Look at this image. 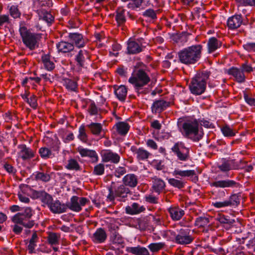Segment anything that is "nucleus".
Returning a JSON list of instances; mask_svg holds the SVG:
<instances>
[{
	"label": "nucleus",
	"mask_w": 255,
	"mask_h": 255,
	"mask_svg": "<svg viewBox=\"0 0 255 255\" xmlns=\"http://www.w3.org/2000/svg\"><path fill=\"white\" fill-rule=\"evenodd\" d=\"M126 251L134 255H150L147 249L140 246L127 247Z\"/></svg>",
	"instance_id": "obj_29"
},
{
	"label": "nucleus",
	"mask_w": 255,
	"mask_h": 255,
	"mask_svg": "<svg viewBox=\"0 0 255 255\" xmlns=\"http://www.w3.org/2000/svg\"><path fill=\"white\" fill-rule=\"evenodd\" d=\"M9 12L10 15L14 18H19L21 15L20 12L18 10L17 7L15 5H12L10 7Z\"/></svg>",
	"instance_id": "obj_57"
},
{
	"label": "nucleus",
	"mask_w": 255,
	"mask_h": 255,
	"mask_svg": "<svg viewBox=\"0 0 255 255\" xmlns=\"http://www.w3.org/2000/svg\"><path fill=\"white\" fill-rule=\"evenodd\" d=\"M65 168L70 170L80 171L81 167L77 160L74 158H70L67 160Z\"/></svg>",
	"instance_id": "obj_42"
},
{
	"label": "nucleus",
	"mask_w": 255,
	"mask_h": 255,
	"mask_svg": "<svg viewBox=\"0 0 255 255\" xmlns=\"http://www.w3.org/2000/svg\"><path fill=\"white\" fill-rule=\"evenodd\" d=\"M243 18L241 15H235L230 17L227 21V25L231 29H235L242 25Z\"/></svg>",
	"instance_id": "obj_24"
},
{
	"label": "nucleus",
	"mask_w": 255,
	"mask_h": 255,
	"mask_svg": "<svg viewBox=\"0 0 255 255\" xmlns=\"http://www.w3.org/2000/svg\"><path fill=\"white\" fill-rule=\"evenodd\" d=\"M79 197L77 196H73L70 199V202L67 203L66 205L67 206V209L69 208L72 211L79 212L82 210L79 203Z\"/></svg>",
	"instance_id": "obj_31"
},
{
	"label": "nucleus",
	"mask_w": 255,
	"mask_h": 255,
	"mask_svg": "<svg viewBox=\"0 0 255 255\" xmlns=\"http://www.w3.org/2000/svg\"><path fill=\"white\" fill-rule=\"evenodd\" d=\"M18 148L19 149L18 155L23 160H29L35 157V151L27 147L25 144L18 145Z\"/></svg>",
	"instance_id": "obj_13"
},
{
	"label": "nucleus",
	"mask_w": 255,
	"mask_h": 255,
	"mask_svg": "<svg viewBox=\"0 0 255 255\" xmlns=\"http://www.w3.org/2000/svg\"><path fill=\"white\" fill-rule=\"evenodd\" d=\"M221 131L224 136L232 137L236 135V131L231 128L229 126L226 125L221 128Z\"/></svg>",
	"instance_id": "obj_48"
},
{
	"label": "nucleus",
	"mask_w": 255,
	"mask_h": 255,
	"mask_svg": "<svg viewBox=\"0 0 255 255\" xmlns=\"http://www.w3.org/2000/svg\"><path fill=\"white\" fill-rule=\"evenodd\" d=\"M171 150L181 161H186L189 157V148L186 147L182 142L175 143Z\"/></svg>",
	"instance_id": "obj_11"
},
{
	"label": "nucleus",
	"mask_w": 255,
	"mask_h": 255,
	"mask_svg": "<svg viewBox=\"0 0 255 255\" xmlns=\"http://www.w3.org/2000/svg\"><path fill=\"white\" fill-rule=\"evenodd\" d=\"M105 165L103 163H99L94 167L93 174L97 176L103 175L105 173Z\"/></svg>",
	"instance_id": "obj_50"
},
{
	"label": "nucleus",
	"mask_w": 255,
	"mask_h": 255,
	"mask_svg": "<svg viewBox=\"0 0 255 255\" xmlns=\"http://www.w3.org/2000/svg\"><path fill=\"white\" fill-rule=\"evenodd\" d=\"M41 61L47 70L51 71L55 68V64L51 60L50 56L49 54L42 55Z\"/></svg>",
	"instance_id": "obj_38"
},
{
	"label": "nucleus",
	"mask_w": 255,
	"mask_h": 255,
	"mask_svg": "<svg viewBox=\"0 0 255 255\" xmlns=\"http://www.w3.org/2000/svg\"><path fill=\"white\" fill-rule=\"evenodd\" d=\"M32 210L29 207L25 209L23 213H18L15 215L12 218V222H14V218L17 217L19 218H24V219H30L32 216Z\"/></svg>",
	"instance_id": "obj_44"
},
{
	"label": "nucleus",
	"mask_w": 255,
	"mask_h": 255,
	"mask_svg": "<svg viewBox=\"0 0 255 255\" xmlns=\"http://www.w3.org/2000/svg\"><path fill=\"white\" fill-rule=\"evenodd\" d=\"M161 12L160 9L154 10L153 9L148 8L143 12L142 15L146 18L147 21L154 22L157 18V14Z\"/></svg>",
	"instance_id": "obj_30"
},
{
	"label": "nucleus",
	"mask_w": 255,
	"mask_h": 255,
	"mask_svg": "<svg viewBox=\"0 0 255 255\" xmlns=\"http://www.w3.org/2000/svg\"><path fill=\"white\" fill-rule=\"evenodd\" d=\"M37 100V97L34 95H32L29 98L28 101H27L26 103H27L32 108L36 109L38 107Z\"/></svg>",
	"instance_id": "obj_58"
},
{
	"label": "nucleus",
	"mask_w": 255,
	"mask_h": 255,
	"mask_svg": "<svg viewBox=\"0 0 255 255\" xmlns=\"http://www.w3.org/2000/svg\"><path fill=\"white\" fill-rule=\"evenodd\" d=\"M168 212L174 221L180 220L185 214L184 211L179 207H171L168 209Z\"/></svg>",
	"instance_id": "obj_27"
},
{
	"label": "nucleus",
	"mask_w": 255,
	"mask_h": 255,
	"mask_svg": "<svg viewBox=\"0 0 255 255\" xmlns=\"http://www.w3.org/2000/svg\"><path fill=\"white\" fill-rule=\"evenodd\" d=\"M168 181L171 185L178 189L183 188L185 185L183 181L174 178H170L168 180Z\"/></svg>",
	"instance_id": "obj_53"
},
{
	"label": "nucleus",
	"mask_w": 255,
	"mask_h": 255,
	"mask_svg": "<svg viewBox=\"0 0 255 255\" xmlns=\"http://www.w3.org/2000/svg\"><path fill=\"white\" fill-rule=\"evenodd\" d=\"M123 184H120L118 182H112L108 187L109 194L107 196V201L114 202L116 198L120 202H125V198L128 194H131L130 189L127 187L134 188L138 184V178L134 174H128L123 178Z\"/></svg>",
	"instance_id": "obj_1"
},
{
	"label": "nucleus",
	"mask_w": 255,
	"mask_h": 255,
	"mask_svg": "<svg viewBox=\"0 0 255 255\" xmlns=\"http://www.w3.org/2000/svg\"><path fill=\"white\" fill-rule=\"evenodd\" d=\"M239 185V183L229 179L216 181L211 183V186L222 188L238 187Z\"/></svg>",
	"instance_id": "obj_15"
},
{
	"label": "nucleus",
	"mask_w": 255,
	"mask_h": 255,
	"mask_svg": "<svg viewBox=\"0 0 255 255\" xmlns=\"http://www.w3.org/2000/svg\"><path fill=\"white\" fill-rule=\"evenodd\" d=\"M165 246V244L164 243H157L150 244L148 246V248L152 252L155 253L164 248Z\"/></svg>",
	"instance_id": "obj_52"
},
{
	"label": "nucleus",
	"mask_w": 255,
	"mask_h": 255,
	"mask_svg": "<svg viewBox=\"0 0 255 255\" xmlns=\"http://www.w3.org/2000/svg\"><path fill=\"white\" fill-rule=\"evenodd\" d=\"M195 230L189 228H182L179 230L178 234L175 236L174 242L178 245L186 246L191 244L195 238Z\"/></svg>",
	"instance_id": "obj_7"
},
{
	"label": "nucleus",
	"mask_w": 255,
	"mask_h": 255,
	"mask_svg": "<svg viewBox=\"0 0 255 255\" xmlns=\"http://www.w3.org/2000/svg\"><path fill=\"white\" fill-rule=\"evenodd\" d=\"M235 159L225 160L218 167L222 172H228L235 168Z\"/></svg>",
	"instance_id": "obj_34"
},
{
	"label": "nucleus",
	"mask_w": 255,
	"mask_h": 255,
	"mask_svg": "<svg viewBox=\"0 0 255 255\" xmlns=\"http://www.w3.org/2000/svg\"><path fill=\"white\" fill-rule=\"evenodd\" d=\"M41 201L43 203L46 204L49 207L53 202V199L51 195L45 192Z\"/></svg>",
	"instance_id": "obj_56"
},
{
	"label": "nucleus",
	"mask_w": 255,
	"mask_h": 255,
	"mask_svg": "<svg viewBox=\"0 0 255 255\" xmlns=\"http://www.w3.org/2000/svg\"><path fill=\"white\" fill-rule=\"evenodd\" d=\"M113 242L114 244L122 245L124 244V241L122 237L116 231L113 233Z\"/></svg>",
	"instance_id": "obj_59"
},
{
	"label": "nucleus",
	"mask_w": 255,
	"mask_h": 255,
	"mask_svg": "<svg viewBox=\"0 0 255 255\" xmlns=\"http://www.w3.org/2000/svg\"><path fill=\"white\" fill-rule=\"evenodd\" d=\"M102 160L103 162H111L117 164L119 162L121 157L117 153L111 150H103L101 152Z\"/></svg>",
	"instance_id": "obj_12"
},
{
	"label": "nucleus",
	"mask_w": 255,
	"mask_h": 255,
	"mask_svg": "<svg viewBox=\"0 0 255 255\" xmlns=\"http://www.w3.org/2000/svg\"><path fill=\"white\" fill-rule=\"evenodd\" d=\"M116 130L118 134L125 136L128 132L130 126L127 123L124 122H119L116 125Z\"/></svg>",
	"instance_id": "obj_33"
},
{
	"label": "nucleus",
	"mask_w": 255,
	"mask_h": 255,
	"mask_svg": "<svg viewBox=\"0 0 255 255\" xmlns=\"http://www.w3.org/2000/svg\"><path fill=\"white\" fill-rule=\"evenodd\" d=\"M128 53L129 54L138 53L142 51L141 47L134 41H129L128 43Z\"/></svg>",
	"instance_id": "obj_36"
},
{
	"label": "nucleus",
	"mask_w": 255,
	"mask_h": 255,
	"mask_svg": "<svg viewBox=\"0 0 255 255\" xmlns=\"http://www.w3.org/2000/svg\"><path fill=\"white\" fill-rule=\"evenodd\" d=\"M67 37L74 47L78 49L84 47L89 42L88 39L83 34L77 32H69Z\"/></svg>",
	"instance_id": "obj_10"
},
{
	"label": "nucleus",
	"mask_w": 255,
	"mask_h": 255,
	"mask_svg": "<svg viewBox=\"0 0 255 255\" xmlns=\"http://www.w3.org/2000/svg\"><path fill=\"white\" fill-rule=\"evenodd\" d=\"M87 127L89 129L91 132L95 135H99L102 130V126L100 123H91L87 125Z\"/></svg>",
	"instance_id": "obj_40"
},
{
	"label": "nucleus",
	"mask_w": 255,
	"mask_h": 255,
	"mask_svg": "<svg viewBox=\"0 0 255 255\" xmlns=\"http://www.w3.org/2000/svg\"><path fill=\"white\" fill-rule=\"evenodd\" d=\"M15 224H18L22 225L25 228H31L34 225L33 220L30 219H24V218L16 217L13 222Z\"/></svg>",
	"instance_id": "obj_41"
},
{
	"label": "nucleus",
	"mask_w": 255,
	"mask_h": 255,
	"mask_svg": "<svg viewBox=\"0 0 255 255\" xmlns=\"http://www.w3.org/2000/svg\"><path fill=\"white\" fill-rule=\"evenodd\" d=\"M79 134L78 136L79 139L84 143L88 141V135L86 132V128L84 125H81L79 129Z\"/></svg>",
	"instance_id": "obj_49"
},
{
	"label": "nucleus",
	"mask_w": 255,
	"mask_h": 255,
	"mask_svg": "<svg viewBox=\"0 0 255 255\" xmlns=\"http://www.w3.org/2000/svg\"><path fill=\"white\" fill-rule=\"evenodd\" d=\"M51 5L52 2L49 0H37L34 2L37 13H39L40 11L43 12L50 11V7Z\"/></svg>",
	"instance_id": "obj_19"
},
{
	"label": "nucleus",
	"mask_w": 255,
	"mask_h": 255,
	"mask_svg": "<svg viewBox=\"0 0 255 255\" xmlns=\"http://www.w3.org/2000/svg\"><path fill=\"white\" fill-rule=\"evenodd\" d=\"M88 112L91 115H97L98 113V109L96 106L95 103L93 102L89 105L88 108Z\"/></svg>",
	"instance_id": "obj_63"
},
{
	"label": "nucleus",
	"mask_w": 255,
	"mask_h": 255,
	"mask_svg": "<svg viewBox=\"0 0 255 255\" xmlns=\"http://www.w3.org/2000/svg\"><path fill=\"white\" fill-rule=\"evenodd\" d=\"M170 106V102L163 100L155 101L152 105V113H160Z\"/></svg>",
	"instance_id": "obj_20"
},
{
	"label": "nucleus",
	"mask_w": 255,
	"mask_h": 255,
	"mask_svg": "<svg viewBox=\"0 0 255 255\" xmlns=\"http://www.w3.org/2000/svg\"><path fill=\"white\" fill-rule=\"evenodd\" d=\"M138 228L140 231H145L146 230L148 227V224L147 220L143 219H140L138 221Z\"/></svg>",
	"instance_id": "obj_60"
},
{
	"label": "nucleus",
	"mask_w": 255,
	"mask_h": 255,
	"mask_svg": "<svg viewBox=\"0 0 255 255\" xmlns=\"http://www.w3.org/2000/svg\"><path fill=\"white\" fill-rule=\"evenodd\" d=\"M122 1L127 2L129 1L130 2L128 4L127 7L129 9H131L132 10H136V9L139 8L142 3L144 1V0H121Z\"/></svg>",
	"instance_id": "obj_45"
},
{
	"label": "nucleus",
	"mask_w": 255,
	"mask_h": 255,
	"mask_svg": "<svg viewBox=\"0 0 255 255\" xmlns=\"http://www.w3.org/2000/svg\"><path fill=\"white\" fill-rule=\"evenodd\" d=\"M10 22V19L8 15H0V27L4 24H9Z\"/></svg>",
	"instance_id": "obj_62"
},
{
	"label": "nucleus",
	"mask_w": 255,
	"mask_h": 255,
	"mask_svg": "<svg viewBox=\"0 0 255 255\" xmlns=\"http://www.w3.org/2000/svg\"><path fill=\"white\" fill-rule=\"evenodd\" d=\"M77 151L80 153L81 157H89L91 158L92 163H96L99 160V157L96 152L94 150L87 148H84L79 147Z\"/></svg>",
	"instance_id": "obj_16"
},
{
	"label": "nucleus",
	"mask_w": 255,
	"mask_h": 255,
	"mask_svg": "<svg viewBox=\"0 0 255 255\" xmlns=\"http://www.w3.org/2000/svg\"><path fill=\"white\" fill-rule=\"evenodd\" d=\"M115 94L117 98L121 102H125L128 93V88L125 85H114Z\"/></svg>",
	"instance_id": "obj_26"
},
{
	"label": "nucleus",
	"mask_w": 255,
	"mask_h": 255,
	"mask_svg": "<svg viewBox=\"0 0 255 255\" xmlns=\"http://www.w3.org/2000/svg\"><path fill=\"white\" fill-rule=\"evenodd\" d=\"M39 238L37 232L34 231L29 240V245L27 246V250L29 254H32L35 253V248L36 246V243L38 242Z\"/></svg>",
	"instance_id": "obj_35"
},
{
	"label": "nucleus",
	"mask_w": 255,
	"mask_h": 255,
	"mask_svg": "<svg viewBox=\"0 0 255 255\" xmlns=\"http://www.w3.org/2000/svg\"><path fill=\"white\" fill-rule=\"evenodd\" d=\"M145 211L143 206H140L137 203H133L130 206H128L125 208L126 213L128 215H134L139 214Z\"/></svg>",
	"instance_id": "obj_22"
},
{
	"label": "nucleus",
	"mask_w": 255,
	"mask_h": 255,
	"mask_svg": "<svg viewBox=\"0 0 255 255\" xmlns=\"http://www.w3.org/2000/svg\"><path fill=\"white\" fill-rule=\"evenodd\" d=\"M175 176H180L181 177H190L196 175V172L194 170L181 171L179 169H175L173 172Z\"/></svg>",
	"instance_id": "obj_47"
},
{
	"label": "nucleus",
	"mask_w": 255,
	"mask_h": 255,
	"mask_svg": "<svg viewBox=\"0 0 255 255\" xmlns=\"http://www.w3.org/2000/svg\"><path fill=\"white\" fill-rule=\"evenodd\" d=\"M158 197L152 193L147 194L144 197V200L147 203L152 204H157L159 203Z\"/></svg>",
	"instance_id": "obj_54"
},
{
	"label": "nucleus",
	"mask_w": 255,
	"mask_h": 255,
	"mask_svg": "<svg viewBox=\"0 0 255 255\" xmlns=\"http://www.w3.org/2000/svg\"><path fill=\"white\" fill-rule=\"evenodd\" d=\"M210 75L211 72L207 70H202L197 73L189 85L191 92L196 95L203 94L206 90L207 81Z\"/></svg>",
	"instance_id": "obj_4"
},
{
	"label": "nucleus",
	"mask_w": 255,
	"mask_h": 255,
	"mask_svg": "<svg viewBox=\"0 0 255 255\" xmlns=\"http://www.w3.org/2000/svg\"><path fill=\"white\" fill-rule=\"evenodd\" d=\"M131 151L136 154V158L138 161L147 160L151 154L143 147L137 148L135 146H132Z\"/></svg>",
	"instance_id": "obj_14"
},
{
	"label": "nucleus",
	"mask_w": 255,
	"mask_h": 255,
	"mask_svg": "<svg viewBox=\"0 0 255 255\" xmlns=\"http://www.w3.org/2000/svg\"><path fill=\"white\" fill-rule=\"evenodd\" d=\"M59 53H68L75 51V47L71 42L61 41L56 44Z\"/></svg>",
	"instance_id": "obj_21"
},
{
	"label": "nucleus",
	"mask_w": 255,
	"mask_h": 255,
	"mask_svg": "<svg viewBox=\"0 0 255 255\" xmlns=\"http://www.w3.org/2000/svg\"><path fill=\"white\" fill-rule=\"evenodd\" d=\"M34 178L37 181L48 182L51 180L50 175L46 172L37 171L35 172Z\"/></svg>",
	"instance_id": "obj_43"
},
{
	"label": "nucleus",
	"mask_w": 255,
	"mask_h": 255,
	"mask_svg": "<svg viewBox=\"0 0 255 255\" xmlns=\"http://www.w3.org/2000/svg\"><path fill=\"white\" fill-rule=\"evenodd\" d=\"M230 206H237L240 203V199L237 194L232 195L228 200Z\"/></svg>",
	"instance_id": "obj_55"
},
{
	"label": "nucleus",
	"mask_w": 255,
	"mask_h": 255,
	"mask_svg": "<svg viewBox=\"0 0 255 255\" xmlns=\"http://www.w3.org/2000/svg\"><path fill=\"white\" fill-rule=\"evenodd\" d=\"M209 219L205 217H198L196 221L195 225L199 227H204L209 223Z\"/></svg>",
	"instance_id": "obj_51"
},
{
	"label": "nucleus",
	"mask_w": 255,
	"mask_h": 255,
	"mask_svg": "<svg viewBox=\"0 0 255 255\" xmlns=\"http://www.w3.org/2000/svg\"><path fill=\"white\" fill-rule=\"evenodd\" d=\"M244 97L246 102L250 105L255 106V99L248 96L246 92H244Z\"/></svg>",
	"instance_id": "obj_64"
},
{
	"label": "nucleus",
	"mask_w": 255,
	"mask_h": 255,
	"mask_svg": "<svg viewBox=\"0 0 255 255\" xmlns=\"http://www.w3.org/2000/svg\"><path fill=\"white\" fill-rule=\"evenodd\" d=\"M74 51L76 52L74 61L76 66L79 68H85L90 61L89 52L86 49L82 48Z\"/></svg>",
	"instance_id": "obj_9"
},
{
	"label": "nucleus",
	"mask_w": 255,
	"mask_h": 255,
	"mask_svg": "<svg viewBox=\"0 0 255 255\" xmlns=\"http://www.w3.org/2000/svg\"><path fill=\"white\" fill-rule=\"evenodd\" d=\"M47 241L51 246L57 245L59 244L61 235L59 233L49 232L47 233Z\"/></svg>",
	"instance_id": "obj_37"
},
{
	"label": "nucleus",
	"mask_w": 255,
	"mask_h": 255,
	"mask_svg": "<svg viewBox=\"0 0 255 255\" xmlns=\"http://www.w3.org/2000/svg\"><path fill=\"white\" fill-rule=\"evenodd\" d=\"M66 206H67L66 204H61L59 200H57L53 201L48 208L50 211L54 214H61L66 211Z\"/></svg>",
	"instance_id": "obj_23"
},
{
	"label": "nucleus",
	"mask_w": 255,
	"mask_h": 255,
	"mask_svg": "<svg viewBox=\"0 0 255 255\" xmlns=\"http://www.w3.org/2000/svg\"><path fill=\"white\" fill-rule=\"evenodd\" d=\"M125 9L122 7H118L116 11L115 19L117 25L122 28L125 26L127 20L125 15Z\"/></svg>",
	"instance_id": "obj_25"
},
{
	"label": "nucleus",
	"mask_w": 255,
	"mask_h": 255,
	"mask_svg": "<svg viewBox=\"0 0 255 255\" xmlns=\"http://www.w3.org/2000/svg\"><path fill=\"white\" fill-rule=\"evenodd\" d=\"M150 81V78L143 69H139L135 71L134 75L128 79V82L132 84L135 89L139 93V90L142 89Z\"/></svg>",
	"instance_id": "obj_6"
},
{
	"label": "nucleus",
	"mask_w": 255,
	"mask_h": 255,
	"mask_svg": "<svg viewBox=\"0 0 255 255\" xmlns=\"http://www.w3.org/2000/svg\"><path fill=\"white\" fill-rule=\"evenodd\" d=\"M227 73L233 76L238 83H243L245 81L246 76L241 68L233 67L228 70Z\"/></svg>",
	"instance_id": "obj_18"
},
{
	"label": "nucleus",
	"mask_w": 255,
	"mask_h": 255,
	"mask_svg": "<svg viewBox=\"0 0 255 255\" xmlns=\"http://www.w3.org/2000/svg\"><path fill=\"white\" fill-rule=\"evenodd\" d=\"M37 14L39 17V19L45 21L49 25H51L54 21V17L52 15L50 11L43 12L40 11V13Z\"/></svg>",
	"instance_id": "obj_39"
},
{
	"label": "nucleus",
	"mask_w": 255,
	"mask_h": 255,
	"mask_svg": "<svg viewBox=\"0 0 255 255\" xmlns=\"http://www.w3.org/2000/svg\"><path fill=\"white\" fill-rule=\"evenodd\" d=\"M203 46L193 45L183 49L178 52L179 60L182 64L190 65L196 63L201 58Z\"/></svg>",
	"instance_id": "obj_2"
},
{
	"label": "nucleus",
	"mask_w": 255,
	"mask_h": 255,
	"mask_svg": "<svg viewBox=\"0 0 255 255\" xmlns=\"http://www.w3.org/2000/svg\"><path fill=\"white\" fill-rule=\"evenodd\" d=\"M19 32L22 41L26 47L30 50H34L39 48L40 42L42 38L41 34L31 32L25 26L24 22L20 23Z\"/></svg>",
	"instance_id": "obj_3"
},
{
	"label": "nucleus",
	"mask_w": 255,
	"mask_h": 255,
	"mask_svg": "<svg viewBox=\"0 0 255 255\" xmlns=\"http://www.w3.org/2000/svg\"><path fill=\"white\" fill-rule=\"evenodd\" d=\"M153 184L152 188L158 195L165 189V183L162 179L156 177V176L152 178Z\"/></svg>",
	"instance_id": "obj_32"
},
{
	"label": "nucleus",
	"mask_w": 255,
	"mask_h": 255,
	"mask_svg": "<svg viewBox=\"0 0 255 255\" xmlns=\"http://www.w3.org/2000/svg\"><path fill=\"white\" fill-rule=\"evenodd\" d=\"M244 48L248 52H255V42H249L243 45Z\"/></svg>",
	"instance_id": "obj_61"
},
{
	"label": "nucleus",
	"mask_w": 255,
	"mask_h": 255,
	"mask_svg": "<svg viewBox=\"0 0 255 255\" xmlns=\"http://www.w3.org/2000/svg\"><path fill=\"white\" fill-rule=\"evenodd\" d=\"M64 85L67 89L71 91H76L77 90V83L70 79H65L64 80Z\"/></svg>",
	"instance_id": "obj_46"
},
{
	"label": "nucleus",
	"mask_w": 255,
	"mask_h": 255,
	"mask_svg": "<svg viewBox=\"0 0 255 255\" xmlns=\"http://www.w3.org/2000/svg\"><path fill=\"white\" fill-rule=\"evenodd\" d=\"M222 42L215 37L210 38L208 41L207 47L209 53L215 52L222 46Z\"/></svg>",
	"instance_id": "obj_28"
},
{
	"label": "nucleus",
	"mask_w": 255,
	"mask_h": 255,
	"mask_svg": "<svg viewBox=\"0 0 255 255\" xmlns=\"http://www.w3.org/2000/svg\"><path fill=\"white\" fill-rule=\"evenodd\" d=\"M91 238L94 243L102 244L104 243L107 240V234L103 228H100L97 229Z\"/></svg>",
	"instance_id": "obj_17"
},
{
	"label": "nucleus",
	"mask_w": 255,
	"mask_h": 255,
	"mask_svg": "<svg viewBox=\"0 0 255 255\" xmlns=\"http://www.w3.org/2000/svg\"><path fill=\"white\" fill-rule=\"evenodd\" d=\"M60 143L57 141H52L49 147H42L39 149V154L43 159L52 158L58 154Z\"/></svg>",
	"instance_id": "obj_8"
},
{
	"label": "nucleus",
	"mask_w": 255,
	"mask_h": 255,
	"mask_svg": "<svg viewBox=\"0 0 255 255\" xmlns=\"http://www.w3.org/2000/svg\"><path fill=\"white\" fill-rule=\"evenodd\" d=\"M199 126V122L197 119L186 120L182 125L184 136L191 138L194 141H199L202 138L201 135H198Z\"/></svg>",
	"instance_id": "obj_5"
}]
</instances>
